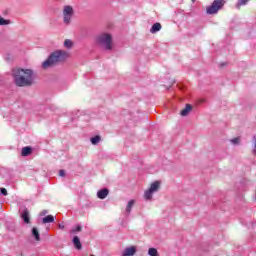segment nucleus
<instances>
[{"label": "nucleus", "instance_id": "nucleus-1", "mask_svg": "<svg viewBox=\"0 0 256 256\" xmlns=\"http://www.w3.org/2000/svg\"><path fill=\"white\" fill-rule=\"evenodd\" d=\"M12 75L17 87L33 85V71L31 69L14 68Z\"/></svg>", "mask_w": 256, "mask_h": 256}, {"label": "nucleus", "instance_id": "nucleus-2", "mask_svg": "<svg viewBox=\"0 0 256 256\" xmlns=\"http://www.w3.org/2000/svg\"><path fill=\"white\" fill-rule=\"evenodd\" d=\"M69 55L65 51H56L52 53L49 58L43 62V69H49V67H53L56 63H61V61H65Z\"/></svg>", "mask_w": 256, "mask_h": 256}, {"label": "nucleus", "instance_id": "nucleus-3", "mask_svg": "<svg viewBox=\"0 0 256 256\" xmlns=\"http://www.w3.org/2000/svg\"><path fill=\"white\" fill-rule=\"evenodd\" d=\"M225 5V0H214L211 6L206 8V12L208 15H215V13H219L220 9H223Z\"/></svg>", "mask_w": 256, "mask_h": 256}, {"label": "nucleus", "instance_id": "nucleus-4", "mask_svg": "<svg viewBox=\"0 0 256 256\" xmlns=\"http://www.w3.org/2000/svg\"><path fill=\"white\" fill-rule=\"evenodd\" d=\"M99 43H101L102 45H105V48L108 51H111L113 49V38L111 37L110 34H102L99 38H98Z\"/></svg>", "mask_w": 256, "mask_h": 256}, {"label": "nucleus", "instance_id": "nucleus-5", "mask_svg": "<svg viewBox=\"0 0 256 256\" xmlns=\"http://www.w3.org/2000/svg\"><path fill=\"white\" fill-rule=\"evenodd\" d=\"M63 15H64V23L69 25V23H71V17H73V7L65 6Z\"/></svg>", "mask_w": 256, "mask_h": 256}, {"label": "nucleus", "instance_id": "nucleus-6", "mask_svg": "<svg viewBox=\"0 0 256 256\" xmlns=\"http://www.w3.org/2000/svg\"><path fill=\"white\" fill-rule=\"evenodd\" d=\"M135 253H137V248H135V246H131L125 248V250L122 253V256H133Z\"/></svg>", "mask_w": 256, "mask_h": 256}, {"label": "nucleus", "instance_id": "nucleus-7", "mask_svg": "<svg viewBox=\"0 0 256 256\" xmlns=\"http://www.w3.org/2000/svg\"><path fill=\"white\" fill-rule=\"evenodd\" d=\"M33 153V149L29 146L23 147L21 155L22 157H28V155H31Z\"/></svg>", "mask_w": 256, "mask_h": 256}, {"label": "nucleus", "instance_id": "nucleus-8", "mask_svg": "<svg viewBox=\"0 0 256 256\" xmlns=\"http://www.w3.org/2000/svg\"><path fill=\"white\" fill-rule=\"evenodd\" d=\"M73 244H74V247L78 249V251H80V249L83 248V245L81 244V240L79 239V236H75L73 238Z\"/></svg>", "mask_w": 256, "mask_h": 256}, {"label": "nucleus", "instance_id": "nucleus-9", "mask_svg": "<svg viewBox=\"0 0 256 256\" xmlns=\"http://www.w3.org/2000/svg\"><path fill=\"white\" fill-rule=\"evenodd\" d=\"M107 195H109V190H107V189H102L97 192L98 199H105V197H107Z\"/></svg>", "mask_w": 256, "mask_h": 256}, {"label": "nucleus", "instance_id": "nucleus-10", "mask_svg": "<svg viewBox=\"0 0 256 256\" xmlns=\"http://www.w3.org/2000/svg\"><path fill=\"white\" fill-rule=\"evenodd\" d=\"M191 109H193V107L190 104H187L180 114L182 115V117H187V115L191 113Z\"/></svg>", "mask_w": 256, "mask_h": 256}, {"label": "nucleus", "instance_id": "nucleus-11", "mask_svg": "<svg viewBox=\"0 0 256 256\" xmlns=\"http://www.w3.org/2000/svg\"><path fill=\"white\" fill-rule=\"evenodd\" d=\"M21 218L23 219L24 223H30V219H29V211L28 210H24L21 214Z\"/></svg>", "mask_w": 256, "mask_h": 256}, {"label": "nucleus", "instance_id": "nucleus-12", "mask_svg": "<svg viewBox=\"0 0 256 256\" xmlns=\"http://www.w3.org/2000/svg\"><path fill=\"white\" fill-rule=\"evenodd\" d=\"M55 221V217L53 215H47L46 217L43 218L42 223L47 224V223H53Z\"/></svg>", "mask_w": 256, "mask_h": 256}, {"label": "nucleus", "instance_id": "nucleus-13", "mask_svg": "<svg viewBox=\"0 0 256 256\" xmlns=\"http://www.w3.org/2000/svg\"><path fill=\"white\" fill-rule=\"evenodd\" d=\"M157 31H161V23L159 22L153 24L152 28L150 29L151 33H157Z\"/></svg>", "mask_w": 256, "mask_h": 256}, {"label": "nucleus", "instance_id": "nucleus-14", "mask_svg": "<svg viewBox=\"0 0 256 256\" xmlns=\"http://www.w3.org/2000/svg\"><path fill=\"white\" fill-rule=\"evenodd\" d=\"M159 185H161L159 181H155L151 184L149 189L152 191V193H155L156 191H159Z\"/></svg>", "mask_w": 256, "mask_h": 256}, {"label": "nucleus", "instance_id": "nucleus-15", "mask_svg": "<svg viewBox=\"0 0 256 256\" xmlns=\"http://www.w3.org/2000/svg\"><path fill=\"white\" fill-rule=\"evenodd\" d=\"M32 235L36 241H41L39 230H37V228H32Z\"/></svg>", "mask_w": 256, "mask_h": 256}, {"label": "nucleus", "instance_id": "nucleus-16", "mask_svg": "<svg viewBox=\"0 0 256 256\" xmlns=\"http://www.w3.org/2000/svg\"><path fill=\"white\" fill-rule=\"evenodd\" d=\"M144 198L146 199V201H149V200L153 199V191H151L150 189H148V190L144 193Z\"/></svg>", "mask_w": 256, "mask_h": 256}, {"label": "nucleus", "instance_id": "nucleus-17", "mask_svg": "<svg viewBox=\"0 0 256 256\" xmlns=\"http://www.w3.org/2000/svg\"><path fill=\"white\" fill-rule=\"evenodd\" d=\"M64 47H66V49H71L73 47V41H71L70 39H66L64 41Z\"/></svg>", "mask_w": 256, "mask_h": 256}, {"label": "nucleus", "instance_id": "nucleus-18", "mask_svg": "<svg viewBox=\"0 0 256 256\" xmlns=\"http://www.w3.org/2000/svg\"><path fill=\"white\" fill-rule=\"evenodd\" d=\"M133 205H135V200H131L128 202V205L126 207L127 213H131V209L133 208Z\"/></svg>", "mask_w": 256, "mask_h": 256}, {"label": "nucleus", "instance_id": "nucleus-19", "mask_svg": "<svg viewBox=\"0 0 256 256\" xmlns=\"http://www.w3.org/2000/svg\"><path fill=\"white\" fill-rule=\"evenodd\" d=\"M148 255H150V256H159V252H157V249H155V248H150L148 250Z\"/></svg>", "mask_w": 256, "mask_h": 256}, {"label": "nucleus", "instance_id": "nucleus-20", "mask_svg": "<svg viewBox=\"0 0 256 256\" xmlns=\"http://www.w3.org/2000/svg\"><path fill=\"white\" fill-rule=\"evenodd\" d=\"M99 141H101V136H94L91 138L92 145H97V143H99Z\"/></svg>", "mask_w": 256, "mask_h": 256}, {"label": "nucleus", "instance_id": "nucleus-21", "mask_svg": "<svg viewBox=\"0 0 256 256\" xmlns=\"http://www.w3.org/2000/svg\"><path fill=\"white\" fill-rule=\"evenodd\" d=\"M247 1H249V0H238V3H237L238 9H239V7H241V5H247Z\"/></svg>", "mask_w": 256, "mask_h": 256}, {"label": "nucleus", "instance_id": "nucleus-22", "mask_svg": "<svg viewBox=\"0 0 256 256\" xmlns=\"http://www.w3.org/2000/svg\"><path fill=\"white\" fill-rule=\"evenodd\" d=\"M9 23H11V21L0 18V25H9Z\"/></svg>", "mask_w": 256, "mask_h": 256}, {"label": "nucleus", "instance_id": "nucleus-23", "mask_svg": "<svg viewBox=\"0 0 256 256\" xmlns=\"http://www.w3.org/2000/svg\"><path fill=\"white\" fill-rule=\"evenodd\" d=\"M81 225H78L77 227H76V229H72V230H70V233H77V232H79V231H81Z\"/></svg>", "mask_w": 256, "mask_h": 256}, {"label": "nucleus", "instance_id": "nucleus-24", "mask_svg": "<svg viewBox=\"0 0 256 256\" xmlns=\"http://www.w3.org/2000/svg\"><path fill=\"white\" fill-rule=\"evenodd\" d=\"M0 191H1L2 195L7 196V189L1 188Z\"/></svg>", "mask_w": 256, "mask_h": 256}, {"label": "nucleus", "instance_id": "nucleus-25", "mask_svg": "<svg viewBox=\"0 0 256 256\" xmlns=\"http://www.w3.org/2000/svg\"><path fill=\"white\" fill-rule=\"evenodd\" d=\"M59 175L60 177H65V170H60Z\"/></svg>", "mask_w": 256, "mask_h": 256}, {"label": "nucleus", "instance_id": "nucleus-26", "mask_svg": "<svg viewBox=\"0 0 256 256\" xmlns=\"http://www.w3.org/2000/svg\"><path fill=\"white\" fill-rule=\"evenodd\" d=\"M232 143H234V145H237V143H239V138H234L232 140Z\"/></svg>", "mask_w": 256, "mask_h": 256}, {"label": "nucleus", "instance_id": "nucleus-27", "mask_svg": "<svg viewBox=\"0 0 256 256\" xmlns=\"http://www.w3.org/2000/svg\"><path fill=\"white\" fill-rule=\"evenodd\" d=\"M58 228H59V229H65V224H63V223L58 224Z\"/></svg>", "mask_w": 256, "mask_h": 256}]
</instances>
